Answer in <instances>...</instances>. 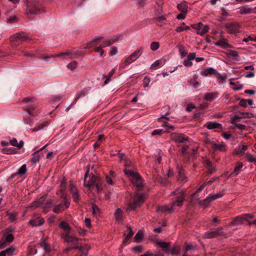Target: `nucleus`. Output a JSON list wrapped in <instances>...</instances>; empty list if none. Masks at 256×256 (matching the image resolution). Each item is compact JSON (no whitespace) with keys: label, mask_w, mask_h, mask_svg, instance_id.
Here are the masks:
<instances>
[{"label":"nucleus","mask_w":256,"mask_h":256,"mask_svg":"<svg viewBox=\"0 0 256 256\" xmlns=\"http://www.w3.org/2000/svg\"><path fill=\"white\" fill-rule=\"evenodd\" d=\"M26 14H38L44 11L43 3L40 0H26Z\"/></svg>","instance_id":"nucleus-1"},{"label":"nucleus","mask_w":256,"mask_h":256,"mask_svg":"<svg viewBox=\"0 0 256 256\" xmlns=\"http://www.w3.org/2000/svg\"><path fill=\"white\" fill-rule=\"evenodd\" d=\"M84 52L82 51H80L78 50L72 51L70 50H68L65 52H60L57 54L54 55H50L48 56H46L42 57V58L44 60H46L48 58H68L70 59H74L77 58L82 56Z\"/></svg>","instance_id":"nucleus-2"},{"label":"nucleus","mask_w":256,"mask_h":256,"mask_svg":"<svg viewBox=\"0 0 256 256\" xmlns=\"http://www.w3.org/2000/svg\"><path fill=\"white\" fill-rule=\"evenodd\" d=\"M124 172L129 178L132 184L136 186L138 190H141L143 186V182L140 175L136 172L127 169L124 170Z\"/></svg>","instance_id":"nucleus-3"},{"label":"nucleus","mask_w":256,"mask_h":256,"mask_svg":"<svg viewBox=\"0 0 256 256\" xmlns=\"http://www.w3.org/2000/svg\"><path fill=\"white\" fill-rule=\"evenodd\" d=\"M174 196L171 203L173 208L176 206L180 207L183 205V202L185 200V194L182 189L178 188L172 192Z\"/></svg>","instance_id":"nucleus-4"},{"label":"nucleus","mask_w":256,"mask_h":256,"mask_svg":"<svg viewBox=\"0 0 256 256\" xmlns=\"http://www.w3.org/2000/svg\"><path fill=\"white\" fill-rule=\"evenodd\" d=\"M29 40V38L24 32L16 33L15 34L10 37V40L12 42V44L18 46L23 42Z\"/></svg>","instance_id":"nucleus-5"},{"label":"nucleus","mask_w":256,"mask_h":256,"mask_svg":"<svg viewBox=\"0 0 256 256\" xmlns=\"http://www.w3.org/2000/svg\"><path fill=\"white\" fill-rule=\"evenodd\" d=\"M146 200L145 196L144 194H136L134 198L133 202L130 204L128 209V210H134L138 206H141Z\"/></svg>","instance_id":"nucleus-6"},{"label":"nucleus","mask_w":256,"mask_h":256,"mask_svg":"<svg viewBox=\"0 0 256 256\" xmlns=\"http://www.w3.org/2000/svg\"><path fill=\"white\" fill-rule=\"evenodd\" d=\"M89 170H88L84 175V185L87 187H90L93 186H95L97 188V190L98 192H100L99 186L96 183V182L98 180V178L94 176V175H92L90 180H87V178L88 175Z\"/></svg>","instance_id":"nucleus-7"},{"label":"nucleus","mask_w":256,"mask_h":256,"mask_svg":"<svg viewBox=\"0 0 256 256\" xmlns=\"http://www.w3.org/2000/svg\"><path fill=\"white\" fill-rule=\"evenodd\" d=\"M224 27L228 34H236L240 32L241 26L236 22H232L225 24Z\"/></svg>","instance_id":"nucleus-8"},{"label":"nucleus","mask_w":256,"mask_h":256,"mask_svg":"<svg viewBox=\"0 0 256 256\" xmlns=\"http://www.w3.org/2000/svg\"><path fill=\"white\" fill-rule=\"evenodd\" d=\"M143 52V48H140L138 50H135L130 56H128L125 60L124 64H130L136 60H137Z\"/></svg>","instance_id":"nucleus-9"},{"label":"nucleus","mask_w":256,"mask_h":256,"mask_svg":"<svg viewBox=\"0 0 256 256\" xmlns=\"http://www.w3.org/2000/svg\"><path fill=\"white\" fill-rule=\"evenodd\" d=\"M191 27L196 30V33L200 36L206 34L209 30V26L208 25H204L202 22L198 24H192Z\"/></svg>","instance_id":"nucleus-10"},{"label":"nucleus","mask_w":256,"mask_h":256,"mask_svg":"<svg viewBox=\"0 0 256 256\" xmlns=\"http://www.w3.org/2000/svg\"><path fill=\"white\" fill-rule=\"evenodd\" d=\"M224 234V232L223 231V228H219L215 230L205 232L203 237L206 238H211L218 236H223Z\"/></svg>","instance_id":"nucleus-11"},{"label":"nucleus","mask_w":256,"mask_h":256,"mask_svg":"<svg viewBox=\"0 0 256 256\" xmlns=\"http://www.w3.org/2000/svg\"><path fill=\"white\" fill-rule=\"evenodd\" d=\"M63 238L66 242L72 245L73 246H78L77 242L79 240L78 238L69 236V234H66ZM72 246L70 248H72Z\"/></svg>","instance_id":"nucleus-12"},{"label":"nucleus","mask_w":256,"mask_h":256,"mask_svg":"<svg viewBox=\"0 0 256 256\" xmlns=\"http://www.w3.org/2000/svg\"><path fill=\"white\" fill-rule=\"evenodd\" d=\"M122 38V34H118L116 36L115 38H112L110 40H104L102 42V47H106L107 46H110L114 43L115 42L118 41L119 40H121Z\"/></svg>","instance_id":"nucleus-13"},{"label":"nucleus","mask_w":256,"mask_h":256,"mask_svg":"<svg viewBox=\"0 0 256 256\" xmlns=\"http://www.w3.org/2000/svg\"><path fill=\"white\" fill-rule=\"evenodd\" d=\"M177 168L178 170V180L181 182H186L187 181L188 178L185 176L184 170L182 167L179 166L177 167Z\"/></svg>","instance_id":"nucleus-14"},{"label":"nucleus","mask_w":256,"mask_h":256,"mask_svg":"<svg viewBox=\"0 0 256 256\" xmlns=\"http://www.w3.org/2000/svg\"><path fill=\"white\" fill-rule=\"evenodd\" d=\"M246 222L244 214L236 217L230 223L232 226H236L238 224H244Z\"/></svg>","instance_id":"nucleus-15"},{"label":"nucleus","mask_w":256,"mask_h":256,"mask_svg":"<svg viewBox=\"0 0 256 256\" xmlns=\"http://www.w3.org/2000/svg\"><path fill=\"white\" fill-rule=\"evenodd\" d=\"M157 211L160 212H172L174 211V208H173L172 204H170L168 205H164L161 206L160 207H158L157 208Z\"/></svg>","instance_id":"nucleus-16"},{"label":"nucleus","mask_w":256,"mask_h":256,"mask_svg":"<svg viewBox=\"0 0 256 256\" xmlns=\"http://www.w3.org/2000/svg\"><path fill=\"white\" fill-rule=\"evenodd\" d=\"M240 14H256V7L252 8H248L246 6H242L240 9Z\"/></svg>","instance_id":"nucleus-17"},{"label":"nucleus","mask_w":256,"mask_h":256,"mask_svg":"<svg viewBox=\"0 0 256 256\" xmlns=\"http://www.w3.org/2000/svg\"><path fill=\"white\" fill-rule=\"evenodd\" d=\"M72 248L80 250L82 252L81 256H86L88 254V250L90 249V246L87 244L85 245L83 247L80 246H74Z\"/></svg>","instance_id":"nucleus-18"},{"label":"nucleus","mask_w":256,"mask_h":256,"mask_svg":"<svg viewBox=\"0 0 256 256\" xmlns=\"http://www.w3.org/2000/svg\"><path fill=\"white\" fill-rule=\"evenodd\" d=\"M36 108V106L34 104H28L24 108V110L26 111L30 115L36 114L38 112H35Z\"/></svg>","instance_id":"nucleus-19"},{"label":"nucleus","mask_w":256,"mask_h":256,"mask_svg":"<svg viewBox=\"0 0 256 256\" xmlns=\"http://www.w3.org/2000/svg\"><path fill=\"white\" fill-rule=\"evenodd\" d=\"M70 190L74 200L76 202H78L80 200V195L77 189L72 184Z\"/></svg>","instance_id":"nucleus-20"},{"label":"nucleus","mask_w":256,"mask_h":256,"mask_svg":"<svg viewBox=\"0 0 256 256\" xmlns=\"http://www.w3.org/2000/svg\"><path fill=\"white\" fill-rule=\"evenodd\" d=\"M44 220L41 218H37L36 219L32 220L29 222L30 224L32 226H38L44 224Z\"/></svg>","instance_id":"nucleus-21"},{"label":"nucleus","mask_w":256,"mask_h":256,"mask_svg":"<svg viewBox=\"0 0 256 256\" xmlns=\"http://www.w3.org/2000/svg\"><path fill=\"white\" fill-rule=\"evenodd\" d=\"M204 126L208 129L211 130L216 128H222V124L214 122H208L204 124Z\"/></svg>","instance_id":"nucleus-22"},{"label":"nucleus","mask_w":256,"mask_h":256,"mask_svg":"<svg viewBox=\"0 0 256 256\" xmlns=\"http://www.w3.org/2000/svg\"><path fill=\"white\" fill-rule=\"evenodd\" d=\"M216 73V70L212 68H208L202 70L200 72L201 75L203 76H208L211 74H214Z\"/></svg>","instance_id":"nucleus-23"},{"label":"nucleus","mask_w":256,"mask_h":256,"mask_svg":"<svg viewBox=\"0 0 256 256\" xmlns=\"http://www.w3.org/2000/svg\"><path fill=\"white\" fill-rule=\"evenodd\" d=\"M248 149V146L246 145L239 146L234 150V154L236 155H243L246 150Z\"/></svg>","instance_id":"nucleus-24"},{"label":"nucleus","mask_w":256,"mask_h":256,"mask_svg":"<svg viewBox=\"0 0 256 256\" xmlns=\"http://www.w3.org/2000/svg\"><path fill=\"white\" fill-rule=\"evenodd\" d=\"M172 139L178 142H184L187 140L188 138L185 136L183 134H177L172 136Z\"/></svg>","instance_id":"nucleus-25"},{"label":"nucleus","mask_w":256,"mask_h":256,"mask_svg":"<svg viewBox=\"0 0 256 256\" xmlns=\"http://www.w3.org/2000/svg\"><path fill=\"white\" fill-rule=\"evenodd\" d=\"M218 96V94L216 92H211L206 93L204 96V100L206 101H211L216 98Z\"/></svg>","instance_id":"nucleus-26"},{"label":"nucleus","mask_w":256,"mask_h":256,"mask_svg":"<svg viewBox=\"0 0 256 256\" xmlns=\"http://www.w3.org/2000/svg\"><path fill=\"white\" fill-rule=\"evenodd\" d=\"M177 8L180 11V12H188V4L186 2L184 1L177 5Z\"/></svg>","instance_id":"nucleus-27"},{"label":"nucleus","mask_w":256,"mask_h":256,"mask_svg":"<svg viewBox=\"0 0 256 256\" xmlns=\"http://www.w3.org/2000/svg\"><path fill=\"white\" fill-rule=\"evenodd\" d=\"M10 144L14 146L17 147L18 148H22L24 146V142L22 140H20L18 143L17 140L16 138H13L10 140Z\"/></svg>","instance_id":"nucleus-28"},{"label":"nucleus","mask_w":256,"mask_h":256,"mask_svg":"<svg viewBox=\"0 0 256 256\" xmlns=\"http://www.w3.org/2000/svg\"><path fill=\"white\" fill-rule=\"evenodd\" d=\"M59 226L66 232V234H69L70 230V227L67 222L62 221L60 224Z\"/></svg>","instance_id":"nucleus-29"},{"label":"nucleus","mask_w":256,"mask_h":256,"mask_svg":"<svg viewBox=\"0 0 256 256\" xmlns=\"http://www.w3.org/2000/svg\"><path fill=\"white\" fill-rule=\"evenodd\" d=\"M156 244L160 246L162 250L166 252H169L170 249L168 248L170 243L166 242H157Z\"/></svg>","instance_id":"nucleus-30"},{"label":"nucleus","mask_w":256,"mask_h":256,"mask_svg":"<svg viewBox=\"0 0 256 256\" xmlns=\"http://www.w3.org/2000/svg\"><path fill=\"white\" fill-rule=\"evenodd\" d=\"M102 38V36L98 37L94 40H93L92 41L90 42H89L87 43L86 46L84 47V48H89L92 47H94V45L96 44V43Z\"/></svg>","instance_id":"nucleus-31"},{"label":"nucleus","mask_w":256,"mask_h":256,"mask_svg":"<svg viewBox=\"0 0 256 256\" xmlns=\"http://www.w3.org/2000/svg\"><path fill=\"white\" fill-rule=\"evenodd\" d=\"M48 125L47 122H44L42 123L38 124L35 128L30 129L32 132H36Z\"/></svg>","instance_id":"nucleus-32"},{"label":"nucleus","mask_w":256,"mask_h":256,"mask_svg":"<svg viewBox=\"0 0 256 256\" xmlns=\"http://www.w3.org/2000/svg\"><path fill=\"white\" fill-rule=\"evenodd\" d=\"M44 200L43 199V198H41L38 200L32 202L30 206L33 209H35L36 208L38 207L40 205H41L43 203Z\"/></svg>","instance_id":"nucleus-33"},{"label":"nucleus","mask_w":256,"mask_h":256,"mask_svg":"<svg viewBox=\"0 0 256 256\" xmlns=\"http://www.w3.org/2000/svg\"><path fill=\"white\" fill-rule=\"evenodd\" d=\"M114 216L116 220L118 222H122L123 220L122 216V210L120 208H118L114 212Z\"/></svg>","instance_id":"nucleus-34"},{"label":"nucleus","mask_w":256,"mask_h":256,"mask_svg":"<svg viewBox=\"0 0 256 256\" xmlns=\"http://www.w3.org/2000/svg\"><path fill=\"white\" fill-rule=\"evenodd\" d=\"M64 210V207L63 204H59L56 205L52 209V211L55 213H59Z\"/></svg>","instance_id":"nucleus-35"},{"label":"nucleus","mask_w":256,"mask_h":256,"mask_svg":"<svg viewBox=\"0 0 256 256\" xmlns=\"http://www.w3.org/2000/svg\"><path fill=\"white\" fill-rule=\"evenodd\" d=\"M39 244L46 252H50V247L44 239H42Z\"/></svg>","instance_id":"nucleus-36"},{"label":"nucleus","mask_w":256,"mask_h":256,"mask_svg":"<svg viewBox=\"0 0 256 256\" xmlns=\"http://www.w3.org/2000/svg\"><path fill=\"white\" fill-rule=\"evenodd\" d=\"M4 154H16V150L12 148H5L2 149Z\"/></svg>","instance_id":"nucleus-37"},{"label":"nucleus","mask_w":256,"mask_h":256,"mask_svg":"<svg viewBox=\"0 0 256 256\" xmlns=\"http://www.w3.org/2000/svg\"><path fill=\"white\" fill-rule=\"evenodd\" d=\"M246 160L250 162H254L256 164V157L248 152L245 154Z\"/></svg>","instance_id":"nucleus-38"},{"label":"nucleus","mask_w":256,"mask_h":256,"mask_svg":"<svg viewBox=\"0 0 256 256\" xmlns=\"http://www.w3.org/2000/svg\"><path fill=\"white\" fill-rule=\"evenodd\" d=\"M115 72V70L112 69V70L108 74V75L107 76H104V78L106 79L104 85H106L107 84H108L110 82V78L114 74Z\"/></svg>","instance_id":"nucleus-39"},{"label":"nucleus","mask_w":256,"mask_h":256,"mask_svg":"<svg viewBox=\"0 0 256 256\" xmlns=\"http://www.w3.org/2000/svg\"><path fill=\"white\" fill-rule=\"evenodd\" d=\"M243 166V164L242 162H238L236 163V167L234 168L233 173L235 175H237L240 173V172Z\"/></svg>","instance_id":"nucleus-40"},{"label":"nucleus","mask_w":256,"mask_h":256,"mask_svg":"<svg viewBox=\"0 0 256 256\" xmlns=\"http://www.w3.org/2000/svg\"><path fill=\"white\" fill-rule=\"evenodd\" d=\"M212 201L210 200V197L208 196L203 201H200L199 202V204L200 205H201L204 207H207L208 206H209V204Z\"/></svg>","instance_id":"nucleus-41"},{"label":"nucleus","mask_w":256,"mask_h":256,"mask_svg":"<svg viewBox=\"0 0 256 256\" xmlns=\"http://www.w3.org/2000/svg\"><path fill=\"white\" fill-rule=\"evenodd\" d=\"M223 194L221 192H220L216 194H210L208 196L210 197V200L212 201L216 199L221 198Z\"/></svg>","instance_id":"nucleus-42"},{"label":"nucleus","mask_w":256,"mask_h":256,"mask_svg":"<svg viewBox=\"0 0 256 256\" xmlns=\"http://www.w3.org/2000/svg\"><path fill=\"white\" fill-rule=\"evenodd\" d=\"M143 238V233L142 231H138L134 236V241L136 242H140Z\"/></svg>","instance_id":"nucleus-43"},{"label":"nucleus","mask_w":256,"mask_h":256,"mask_svg":"<svg viewBox=\"0 0 256 256\" xmlns=\"http://www.w3.org/2000/svg\"><path fill=\"white\" fill-rule=\"evenodd\" d=\"M210 144L212 145V147L215 150L222 151L224 148V145L223 144H216L214 142H211Z\"/></svg>","instance_id":"nucleus-44"},{"label":"nucleus","mask_w":256,"mask_h":256,"mask_svg":"<svg viewBox=\"0 0 256 256\" xmlns=\"http://www.w3.org/2000/svg\"><path fill=\"white\" fill-rule=\"evenodd\" d=\"M162 123V126L166 128V130L167 132H169L170 130H174V128L172 126L168 124L166 122L162 121L161 122Z\"/></svg>","instance_id":"nucleus-45"},{"label":"nucleus","mask_w":256,"mask_h":256,"mask_svg":"<svg viewBox=\"0 0 256 256\" xmlns=\"http://www.w3.org/2000/svg\"><path fill=\"white\" fill-rule=\"evenodd\" d=\"M94 50L95 52H99L100 53V56H102L104 52V50H102V46H98L97 42L94 45Z\"/></svg>","instance_id":"nucleus-46"},{"label":"nucleus","mask_w":256,"mask_h":256,"mask_svg":"<svg viewBox=\"0 0 256 256\" xmlns=\"http://www.w3.org/2000/svg\"><path fill=\"white\" fill-rule=\"evenodd\" d=\"M16 250V248L14 246H10L4 250L6 256H10L12 255L14 252Z\"/></svg>","instance_id":"nucleus-47"},{"label":"nucleus","mask_w":256,"mask_h":256,"mask_svg":"<svg viewBox=\"0 0 256 256\" xmlns=\"http://www.w3.org/2000/svg\"><path fill=\"white\" fill-rule=\"evenodd\" d=\"M26 172V164L22 165L18 171L16 172V174H18L20 175L24 174Z\"/></svg>","instance_id":"nucleus-48"},{"label":"nucleus","mask_w":256,"mask_h":256,"mask_svg":"<svg viewBox=\"0 0 256 256\" xmlns=\"http://www.w3.org/2000/svg\"><path fill=\"white\" fill-rule=\"evenodd\" d=\"M38 151L34 152L32 154V157L30 159V162L33 164H36L40 160V156L36 155V153Z\"/></svg>","instance_id":"nucleus-49"},{"label":"nucleus","mask_w":256,"mask_h":256,"mask_svg":"<svg viewBox=\"0 0 256 256\" xmlns=\"http://www.w3.org/2000/svg\"><path fill=\"white\" fill-rule=\"evenodd\" d=\"M160 47V44L158 42H154L150 44V49L154 51L156 50Z\"/></svg>","instance_id":"nucleus-50"},{"label":"nucleus","mask_w":256,"mask_h":256,"mask_svg":"<svg viewBox=\"0 0 256 256\" xmlns=\"http://www.w3.org/2000/svg\"><path fill=\"white\" fill-rule=\"evenodd\" d=\"M179 52L182 58L186 56L188 54L187 50L183 46H180L179 48Z\"/></svg>","instance_id":"nucleus-51"},{"label":"nucleus","mask_w":256,"mask_h":256,"mask_svg":"<svg viewBox=\"0 0 256 256\" xmlns=\"http://www.w3.org/2000/svg\"><path fill=\"white\" fill-rule=\"evenodd\" d=\"M170 114V110H168L165 114V115H162L161 117L158 118V122H162V119H166V120H170V118L167 116L169 115Z\"/></svg>","instance_id":"nucleus-52"},{"label":"nucleus","mask_w":256,"mask_h":256,"mask_svg":"<svg viewBox=\"0 0 256 256\" xmlns=\"http://www.w3.org/2000/svg\"><path fill=\"white\" fill-rule=\"evenodd\" d=\"M8 243H11L14 241V236L12 234H8L6 236H5V238H4Z\"/></svg>","instance_id":"nucleus-53"},{"label":"nucleus","mask_w":256,"mask_h":256,"mask_svg":"<svg viewBox=\"0 0 256 256\" xmlns=\"http://www.w3.org/2000/svg\"><path fill=\"white\" fill-rule=\"evenodd\" d=\"M85 95H86V93H85L84 91L82 90V91L80 92H79V94H78V96H77L76 98L74 99V100L73 102H72V104H76V102L78 101V100L80 98H81V97H83V96H85Z\"/></svg>","instance_id":"nucleus-54"},{"label":"nucleus","mask_w":256,"mask_h":256,"mask_svg":"<svg viewBox=\"0 0 256 256\" xmlns=\"http://www.w3.org/2000/svg\"><path fill=\"white\" fill-rule=\"evenodd\" d=\"M167 60L166 59V58L164 56L160 60H156L154 62H153L152 64H165Z\"/></svg>","instance_id":"nucleus-55"},{"label":"nucleus","mask_w":256,"mask_h":256,"mask_svg":"<svg viewBox=\"0 0 256 256\" xmlns=\"http://www.w3.org/2000/svg\"><path fill=\"white\" fill-rule=\"evenodd\" d=\"M126 228H127L128 230L129 231V232L126 236L125 240L130 238L134 234V232H133L132 227L130 226H126Z\"/></svg>","instance_id":"nucleus-56"},{"label":"nucleus","mask_w":256,"mask_h":256,"mask_svg":"<svg viewBox=\"0 0 256 256\" xmlns=\"http://www.w3.org/2000/svg\"><path fill=\"white\" fill-rule=\"evenodd\" d=\"M214 75L216 76L218 80H220L221 82H224L226 78V76H222L220 74L218 73L216 71V73L214 74Z\"/></svg>","instance_id":"nucleus-57"},{"label":"nucleus","mask_w":256,"mask_h":256,"mask_svg":"<svg viewBox=\"0 0 256 256\" xmlns=\"http://www.w3.org/2000/svg\"><path fill=\"white\" fill-rule=\"evenodd\" d=\"M244 216L245 218L246 222H248V224L249 222H250L249 220L254 218V214H244Z\"/></svg>","instance_id":"nucleus-58"},{"label":"nucleus","mask_w":256,"mask_h":256,"mask_svg":"<svg viewBox=\"0 0 256 256\" xmlns=\"http://www.w3.org/2000/svg\"><path fill=\"white\" fill-rule=\"evenodd\" d=\"M6 242H7L4 239V238H2L0 240V250L4 248L7 246Z\"/></svg>","instance_id":"nucleus-59"},{"label":"nucleus","mask_w":256,"mask_h":256,"mask_svg":"<svg viewBox=\"0 0 256 256\" xmlns=\"http://www.w3.org/2000/svg\"><path fill=\"white\" fill-rule=\"evenodd\" d=\"M164 132L162 129H156L152 132V136L160 135Z\"/></svg>","instance_id":"nucleus-60"},{"label":"nucleus","mask_w":256,"mask_h":256,"mask_svg":"<svg viewBox=\"0 0 256 256\" xmlns=\"http://www.w3.org/2000/svg\"><path fill=\"white\" fill-rule=\"evenodd\" d=\"M18 21V18L16 16H12L7 20V22L9 23H15Z\"/></svg>","instance_id":"nucleus-61"},{"label":"nucleus","mask_w":256,"mask_h":256,"mask_svg":"<svg viewBox=\"0 0 256 256\" xmlns=\"http://www.w3.org/2000/svg\"><path fill=\"white\" fill-rule=\"evenodd\" d=\"M9 218L12 222H14L17 219V215L16 213L9 214Z\"/></svg>","instance_id":"nucleus-62"},{"label":"nucleus","mask_w":256,"mask_h":256,"mask_svg":"<svg viewBox=\"0 0 256 256\" xmlns=\"http://www.w3.org/2000/svg\"><path fill=\"white\" fill-rule=\"evenodd\" d=\"M186 12H181L177 15L176 18L178 20H184L186 16Z\"/></svg>","instance_id":"nucleus-63"},{"label":"nucleus","mask_w":256,"mask_h":256,"mask_svg":"<svg viewBox=\"0 0 256 256\" xmlns=\"http://www.w3.org/2000/svg\"><path fill=\"white\" fill-rule=\"evenodd\" d=\"M118 52V50L116 47V46H112L111 48V50L110 52V56H113L115 54H116Z\"/></svg>","instance_id":"nucleus-64"}]
</instances>
